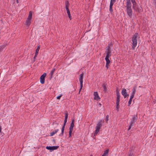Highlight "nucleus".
Segmentation results:
<instances>
[{"label":"nucleus","instance_id":"nucleus-30","mask_svg":"<svg viewBox=\"0 0 156 156\" xmlns=\"http://www.w3.org/2000/svg\"><path fill=\"white\" fill-rule=\"evenodd\" d=\"M65 119H67V118L68 117V114L67 113L65 114Z\"/></svg>","mask_w":156,"mask_h":156},{"label":"nucleus","instance_id":"nucleus-1","mask_svg":"<svg viewBox=\"0 0 156 156\" xmlns=\"http://www.w3.org/2000/svg\"><path fill=\"white\" fill-rule=\"evenodd\" d=\"M138 37V34L136 33L132 38V49H134L137 45V38Z\"/></svg>","mask_w":156,"mask_h":156},{"label":"nucleus","instance_id":"nucleus-15","mask_svg":"<svg viewBox=\"0 0 156 156\" xmlns=\"http://www.w3.org/2000/svg\"><path fill=\"white\" fill-rule=\"evenodd\" d=\"M136 87H134L132 89V92L131 93V95L130 96L134 97L135 94L136 93Z\"/></svg>","mask_w":156,"mask_h":156},{"label":"nucleus","instance_id":"nucleus-31","mask_svg":"<svg viewBox=\"0 0 156 156\" xmlns=\"http://www.w3.org/2000/svg\"><path fill=\"white\" fill-rule=\"evenodd\" d=\"M108 118H109V115H107L106 116V121L107 122L108 120Z\"/></svg>","mask_w":156,"mask_h":156},{"label":"nucleus","instance_id":"nucleus-34","mask_svg":"<svg viewBox=\"0 0 156 156\" xmlns=\"http://www.w3.org/2000/svg\"><path fill=\"white\" fill-rule=\"evenodd\" d=\"M115 1H116V0H111V1L115 2Z\"/></svg>","mask_w":156,"mask_h":156},{"label":"nucleus","instance_id":"nucleus-21","mask_svg":"<svg viewBox=\"0 0 156 156\" xmlns=\"http://www.w3.org/2000/svg\"><path fill=\"white\" fill-rule=\"evenodd\" d=\"M55 70V68H53L52 70H51V72L50 73V75L51 76V77H52V76L53 75V74Z\"/></svg>","mask_w":156,"mask_h":156},{"label":"nucleus","instance_id":"nucleus-27","mask_svg":"<svg viewBox=\"0 0 156 156\" xmlns=\"http://www.w3.org/2000/svg\"><path fill=\"white\" fill-rule=\"evenodd\" d=\"M67 13L69 17L70 20L71 19V16L70 15L69 10H67Z\"/></svg>","mask_w":156,"mask_h":156},{"label":"nucleus","instance_id":"nucleus-33","mask_svg":"<svg viewBox=\"0 0 156 156\" xmlns=\"http://www.w3.org/2000/svg\"><path fill=\"white\" fill-rule=\"evenodd\" d=\"M1 130H2V127L1 126H0V133L1 132Z\"/></svg>","mask_w":156,"mask_h":156},{"label":"nucleus","instance_id":"nucleus-20","mask_svg":"<svg viewBox=\"0 0 156 156\" xmlns=\"http://www.w3.org/2000/svg\"><path fill=\"white\" fill-rule=\"evenodd\" d=\"M102 86L104 89V91L105 92H106L107 90L106 84L105 83L103 84L102 85Z\"/></svg>","mask_w":156,"mask_h":156},{"label":"nucleus","instance_id":"nucleus-11","mask_svg":"<svg viewBox=\"0 0 156 156\" xmlns=\"http://www.w3.org/2000/svg\"><path fill=\"white\" fill-rule=\"evenodd\" d=\"M126 8L127 10H131V4L130 0H126Z\"/></svg>","mask_w":156,"mask_h":156},{"label":"nucleus","instance_id":"nucleus-6","mask_svg":"<svg viewBox=\"0 0 156 156\" xmlns=\"http://www.w3.org/2000/svg\"><path fill=\"white\" fill-rule=\"evenodd\" d=\"M120 94L119 92H117V98H116V110L118 112L119 110V102L120 101Z\"/></svg>","mask_w":156,"mask_h":156},{"label":"nucleus","instance_id":"nucleus-23","mask_svg":"<svg viewBox=\"0 0 156 156\" xmlns=\"http://www.w3.org/2000/svg\"><path fill=\"white\" fill-rule=\"evenodd\" d=\"M65 126H64V125H63V126H62V133L61 134H60L59 135V136H62L63 135L64 131V128H65Z\"/></svg>","mask_w":156,"mask_h":156},{"label":"nucleus","instance_id":"nucleus-9","mask_svg":"<svg viewBox=\"0 0 156 156\" xmlns=\"http://www.w3.org/2000/svg\"><path fill=\"white\" fill-rule=\"evenodd\" d=\"M58 147V146H47L46 147V148L48 150H49L50 152H51L52 151L57 149Z\"/></svg>","mask_w":156,"mask_h":156},{"label":"nucleus","instance_id":"nucleus-17","mask_svg":"<svg viewBox=\"0 0 156 156\" xmlns=\"http://www.w3.org/2000/svg\"><path fill=\"white\" fill-rule=\"evenodd\" d=\"M59 131V129H56L54 130L53 132L50 133V136H53L54 134L56 133Z\"/></svg>","mask_w":156,"mask_h":156},{"label":"nucleus","instance_id":"nucleus-3","mask_svg":"<svg viewBox=\"0 0 156 156\" xmlns=\"http://www.w3.org/2000/svg\"><path fill=\"white\" fill-rule=\"evenodd\" d=\"M112 50L111 48V45L108 44V46L106 48L105 53L106 55V57H110L111 55Z\"/></svg>","mask_w":156,"mask_h":156},{"label":"nucleus","instance_id":"nucleus-26","mask_svg":"<svg viewBox=\"0 0 156 156\" xmlns=\"http://www.w3.org/2000/svg\"><path fill=\"white\" fill-rule=\"evenodd\" d=\"M114 2H113L112 1H111L110 5L109 10H112V7L113 5V3Z\"/></svg>","mask_w":156,"mask_h":156},{"label":"nucleus","instance_id":"nucleus-2","mask_svg":"<svg viewBox=\"0 0 156 156\" xmlns=\"http://www.w3.org/2000/svg\"><path fill=\"white\" fill-rule=\"evenodd\" d=\"M32 18V13L31 11L29 12V15L26 21L25 24L27 26L29 27L31 23V21Z\"/></svg>","mask_w":156,"mask_h":156},{"label":"nucleus","instance_id":"nucleus-19","mask_svg":"<svg viewBox=\"0 0 156 156\" xmlns=\"http://www.w3.org/2000/svg\"><path fill=\"white\" fill-rule=\"evenodd\" d=\"M40 49V46H37V48L36 49V52H35V57H36L37 56V55H38V51H39V50Z\"/></svg>","mask_w":156,"mask_h":156},{"label":"nucleus","instance_id":"nucleus-14","mask_svg":"<svg viewBox=\"0 0 156 156\" xmlns=\"http://www.w3.org/2000/svg\"><path fill=\"white\" fill-rule=\"evenodd\" d=\"M110 57H106L105 58V60L106 61V67H107V68H108V66L109 65V64L110 63V61L109 59V58Z\"/></svg>","mask_w":156,"mask_h":156},{"label":"nucleus","instance_id":"nucleus-25","mask_svg":"<svg viewBox=\"0 0 156 156\" xmlns=\"http://www.w3.org/2000/svg\"><path fill=\"white\" fill-rule=\"evenodd\" d=\"M127 11L128 15L131 17L132 15V10H127Z\"/></svg>","mask_w":156,"mask_h":156},{"label":"nucleus","instance_id":"nucleus-13","mask_svg":"<svg viewBox=\"0 0 156 156\" xmlns=\"http://www.w3.org/2000/svg\"><path fill=\"white\" fill-rule=\"evenodd\" d=\"M122 94L123 96L125 98L127 96L129 95L127 93L126 90L124 88L122 89Z\"/></svg>","mask_w":156,"mask_h":156},{"label":"nucleus","instance_id":"nucleus-36","mask_svg":"<svg viewBox=\"0 0 156 156\" xmlns=\"http://www.w3.org/2000/svg\"><path fill=\"white\" fill-rule=\"evenodd\" d=\"M35 57V56H34V58H35V57Z\"/></svg>","mask_w":156,"mask_h":156},{"label":"nucleus","instance_id":"nucleus-32","mask_svg":"<svg viewBox=\"0 0 156 156\" xmlns=\"http://www.w3.org/2000/svg\"><path fill=\"white\" fill-rule=\"evenodd\" d=\"M67 119H65L64 123V126H65L66 123L67 122Z\"/></svg>","mask_w":156,"mask_h":156},{"label":"nucleus","instance_id":"nucleus-22","mask_svg":"<svg viewBox=\"0 0 156 156\" xmlns=\"http://www.w3.org/2000/svg\"><path fill=\"white\" fill-rule=\"evenodd\" d=\"M133 98V97L130 96V98L129 101L128 102V106H129L131 104L132 101V99Z\"/></svg>","mask_w":156,"mask_h":156},{"label":"nucleus","instance_id":"nucleus-8","mask_svg":"<svg viewBox=\"0 0 156 156\" xmlns=\"http://www.w3.org/2000/svg\"><path fill=\"white\" fill-rule=\"evenodd\" d=\"M84 74L83 73H82V74L80 75V77L79 78L80 83V89H82L83 87V76Z\"/></svg>","mask_w":156,"mask_h":156},{"label":"nucleus","instance_id":"nucleus-29","mask_svg":"<svg viewBox=\"0 0 156 156\" xmlns=\"http://www.w3.org/2000/svg\"><path fill=\"white\" fill-rule=\"evenodd\" d=\"M133 153H132V152H130L129 153L128 156H133Z\"/></svg>","mask_w":156,"mask_h":156},{"label":"nucleus","instance_id":"nucleus-10","mask_svg":"<svg viewBox=\"0 0 156 156\" xmlns=\"http://www.w3.org/2000/svg\"><path fill=\"white\" fill-rule=\"evenodd\" d=\"M46 73H44L42 74L40 77V81L41 84H44V78L46 76Z\"/></svg>","mask_w":156,"mask_h":156},{"label":"nucleus","instance_id":"nucleus-16","mask_svg":"<svg viewBox=\"0 0 156 156\" xmlns=\"http://www.w3.org/2000/svg\"><path fill=\"white\" fill-rule=\"evenodd\" d=\"M131 2L133 4V8L134 10L138 9L136 7V3L135 2V0H131Z\"/></svg>","mask_w":156,"mask_h":156},{"label":"nucleus","instance_id":"nucleus-18","mask_svg":"<svg viewBox=\"0 0 156 156\" xmlns=\"http://www.w3.org/2000/svg\"><path fill=\"white\" fill-rule=\"evenodd\" d=\"M69 3L68 1H66L65 2V6H66V10H69Z\"/></svg>","mask_w":156,"mask_h":156},{"label":"nucleus","instance_id":"nucleus-35","mask_svg":"<svg viewBox=\"0 0 156 156\" xmlns=\"http://www.w3.org/2000/svg\"><path fill=\"white\" fill-rule=\"evenodd\" d=\"M16 2L17 3H19L18 0H16Z\"/></svg>","mask_w":156,"mask_h":156},{"label":"nucleus","instance_id":"nucleus-5","mask_svg":"<svg viewBox=\"0 0 156 156\" xmlns=\"http://www.w3.org/2000/svg\"><path fill=\"white\" fill-rule=\"evenodd\" d=\"M101 120L97 125L96 126V129L95 132L94 134V136H96L99 131L100 129L102 126Z\"/></svg>","mask_w":156,"mask_h":156},{"label":"nucleus","instance_id":"nucleus-12","mask_svg":"<svg viewBox=\"0 0 156 156\" xmlns=\"http://www.w3.org/2000/svg\"><path fill=\"white\" fill-rule=\"evenodd\" d=\"M94 99L95 100L99 101L100 100V98L97 92H94Z\"/></svg>","mask_w":156,"mask_h":156},{"label":"nucleus","instance_id":"nucleus-24","mask_svg":"<svg viewBox=\"0 0 156 156\" xmlns=\"http://www.w3.org/2000/svg\"><path fill=\"white\" fill-rule=\"evenodd\" d=\"M108 150L107 149L104 152L103 154L102 155V156H107V155L108 154Z\"/></svg>","mask_w":156,"mask_h":156},{"label":"nucleus","instance_id":"nucleus-28","mask_svg":"<svg viewBox=\"0 0 156 156\" xmlns=\"http://www.w3.org/2000/svg\"><path fill=\"white\" fill-rule=\"evenodd\" d=\"M62 96V94H61L60 95L58 96L57 97H56V98L57 99H60L61 98V97Z\"/></svg>","mask_w":156,"mask_h":156},{"label":"nucleus","instance_id":"nucleus-7","mask_svg":"<svg viewBox=\"0 0 156 156\" xmlns=\"http://www.w3.org/2000/svg\"><path fill=\"white\" fill-rule=\"evenodd\" d=\"M74 120L73 119L71 123L70 127L69 128V137H70L73 130V127L74 125Z\"/></svg>","mask_w":156,"mask_h":156},{"label":"nucleus","instance_id":"nucleus-4","mask_svg":"<svg viewBox=\"0 0 156 156\" xmlns=\"http://www.w3.org/2000/svg\"><path fill=\"white\" fill-rule=\"evenodd\" d=\"M136 117L135 115L132 116V118L131 119V121L130 123V125L128 128V130H129L130 129L131 127L133 126V124L136 121Z\"/></svg>","mask_w":156,"mask_h":156}]
</instances>
